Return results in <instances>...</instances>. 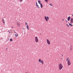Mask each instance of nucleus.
<instances>
[{"label": "nucleus", "instance_id": "nucleus-11", "mask_svg": "<svg viewBox=\"0 0 73 73\" xmlns=\"http://www.w3.org/2000/svg\"><path fill=\"white\" fill-rule=\"evenodd\" d=\"M70 17L69 16L68 17V20L69 21L70 19Z\"/></svg>", "mask_w": 73, "mask_h": 73}, {"label": "nucleus", "instance_id": "nucleus-20", "mask_svg": "<svg viewBox=\"0 0 73 73\" xmlns=\"http://www.w3.org/2000/svg\"><path fill=\"white\" fill-rule=\"evenodd\" d=\"M38 5V4H37V2H36V6Z\"/></svg>", "mask_w": 73, "mask_h": 73}, {"label": "nucleus", "instance_id": "nucleus-6", "mask_svg": "<svg viewBox=\"0 0 73 73\" xmlns=\"http://www.w3.org/2000/svg\"><path fill=\"white\" fill-rule=\"evenodd\" d=\"M47 44H50V42L49 41V40L48 39L47 40Z\"/></svg>", "mask_w": 73, "mask_h": 73}, {"label": "nucleus", "instance_id": "nucleus-29", "mask_svg": "<svg viewBox=\"0 0 73 73\" xmlns=\"http://www.w3.org/2000/svg\"><path fill=\"white\" fill-rule=\"evenodd\" d=\"M66 22L67 23L66 20Z\"/></svg>", "mask_w": 73, "mask_h": 73}, {"label": "nucleus", "instance_id": "nucleus-35", "mask_svg": "<svg viewBox=\"0 0 73 73\" xmlns=\"http://www.w3.org/2000/svg\"><path fill=\"white\" fill-rule=\"evenodd\" d=\"M61 59H62V58H61Z\"/></svg>", "mask_w": 73, "mask_h": 73}, {"label": "nucleus", "instance_id": "nucleus-27", "mask_svg": "<svg viewBox=\"0 0 73 73\" xmlns=\"http://www.w3.org/2000/svg\"><path fill=\"white\" fill-rule=\"evenodd\" d=\"M11 27H12L13 28H14V27H13V26H12Z\"/></svg>", "mask_w": 73, "mask_h": 73}, {"label": "nucleus", "instance_id": "nucleus-17", "mask_svg": "<svg viewBox=\"0 0 73 73\" xmlns=\"http://www.w3.org/2000/svg\"><path fill=\"white\" fill-rule=\"evenodd\" d=\"M46 2H47L48 1V0H45Z\"/></svg>", "mask_w": 73, "mask_h": 73}, {"label": "nucleus", "instance_id": "nucleus-15", "mask_svg": "<svg viewBox=\"0 0 73 73\" xmlns=\"http://www.w3.org/2000/svg\"><path fill=\"white\" fill-rule=\"evenodd\" d=\"M69 25H70V26H73V25H72L71 24H70V23H69Z\"/></svg>", "mask_w": 73, "mask_h": 73}, {"label": "nucleus", "instance_id": "nucleus-9", "mask_svg": "<svg viewBox=\"0 0 73 73\" xmlns=\"http://www.w3.org/2000/svg\"><path fill=\"white\" fill-rule=\"evenodd\" d=\"M2 21H3V24H5V21L3 19Z\"/></svg>", "mask_w": 73, "mask_h": 73}, {"label": "nucleus", "instance_id": "nucleus-19", "mask_svg": "<svg viewBox=\"0 0 73 73\" xmlns=\"http://www.w3.org/2000/svg\"><path fill=\"white\" fill-rule=\"evenodd\" d=\"M20 25V24L19 23H17V25L19 26Z\"/></svg>", "mask_w": 73, "mask_h": 73}, {"label": "nucleus", "instance_id": "nucleus-34", "mask_svg": "<svg viewBox=\"0 0 73 73\" xmlns=\"http://www.w3.org/2000/svg\"><path fill=\"white\" fill-rule=\"evenodd\" d=\"M63 55H62V56H63Z\"/></svg>", "mask_w": 73, "mask_h": 73}, {"label": "nucleus", "instance_id": "nucleus-24", "mask_svg": "<svg viewBox=\"0 0 73 73\" xmlns=\"http://www.w3.org/2000/svg\"><path fill=\"white\" fill-rule=\"evenodd\" d=\"M26 25H27V23H26Z\"/></svg>", "mask_w": 73, "mask_h": 73}, {"label": "nucleus", "instance_id": "nucleus-26", "mask_svg": "<svg viewBox=\"0 0 73 73\" xmlns=\"http://www.w3.org/2000/svg\"><path fill=\"white\" fill-rule=\"evenodd\" d=\"M72 50V48H70V51L71 50Z\"/></svg>", "mask_w": 73, "mask_h": 73}, {"label": "nucleus", "instance_id": "nucleus-23", "mask_svg": "<svg viewBox=\"0 0 73 73\" xmlns=\"http://www.w3.org/2000/svg\"><path fill=\"white\" fill-rule=\"evenodd\" d=\"M14 32L15 33H16V32H15V31H14Z\"/></svg>", "mask_w": 73, "mask_h": 73}, {"label": "nucleus", "instance_id": "nucleus-1", "mask_svg": "<svg viewBox=\"0 0 73 73\" xmlns=\"http://www.w3.org/2000/svg\"><path fill=\"white\" fill-rule=\"evenodd\" d=\"M66 61L67 62L68 64V65H70L71 64V62L70 60H69V58H67Z\"/></svg>", "mask_w": 73, "mask_h": 73}, {"label": "nucleus", "instance_id": "nucleus-4", "mask_svg": "<svg viewBox=\"0 0 73 73\" xmlns=\"http://www.w3.org/2000/svg\"><path fill=\"white\" fill-rule=\"evenodd\" d=\"M63 67H62V64H60L59 65V69L60 70H61L62 68Z\"/></svg>", "mask_w": 73, "mask_h": 73}, {"label": "nucleus", "instance_id": "nucleus-22", "mask_svg": "<svg viewBox=\"0 0 73 73\" xmlns=\"http://www.w3.org/2000/svg\"><path fill=\"white\" fill-rule=\"evenodd\" d=\"M66 25H67V27H69V25L68 24H67Z\"/></svg>", "mask_w": 73, "mask_h": 73}, {"label": "nucleus", "instance_id": "nucleus-18", "mask_svg": "<svg viewBox=\"0 0 73 73\" xmlns=\"http://www.w3.org/2000/svg\"><path fill=\"white\" fill-rule=\"evenodd\" d=\"M50 5L51 6H53V5H52V4L51 3H50Z\"/></svg>", "mask_w": 73, "mask_h": 73}, {"label": "nucleus", "instance_id": "nucleus-36", "mask_svg": "<svg viewBox=\"0 0 73 73\" xmlns=\"http://www.w3.org/2000/svg\"><path fill=\"white\" fill-rule=\"evenodd\" d=\"M1 38V39H3V38Z\"/></svg>", "mask_w": 73, "mask_h": 73}, {"label": "nucleus", "instance_id": "nucleus-13", "mask_svg": "<svg viewBox=\"0 0 73 73\" xmlns=\"http://www.w3.org/2000/svg\"><path fill=\"white\" fill-rule=\"evenodd\" d=\"M38 3H39V4H41V1H38Z\"/></svg>", "mask_w": 73, "mask_h": 73}, {"label": "nucleus", "instance_id": "nucleus-8", "mask_svg": "<svg viewBox=\"0 0 73 73\" xmlns=\"http://www.w3.org/2000/svg\"><path fill=\"white\" fill-rule=\"evenodd\" d=\"M15 35L16 37H17L18 36V33L16 34Z\"/></svg>", "mask_w": 73, "mask_h": 73}, {"label": "nucleus", "instance_id": "nucleus-5", "mask_svg": "<svg viewBox=\"0 0 73 73\" xmlns=\"http://www.w3.org/2000/svg\"><path fill=\"white\" fill-rule=\"evenodd\" d=\"M39 62H41L42 64V65H44V61H43V60H41L40 59H39Z\"/></svg>", "mask_w": 73, "mask_h": 73}, {"label": "nucleus", "instance_id": "nucleus-10", "mask_svg": "<svg viewBox=\"0 0 73 73\" xmlns=\"http://www.w3.org/2000/svg\"><path fill=\"white\" fill-rule=\"evenodd\" d=\"M27 29L28 30H29V25H27Z\"/></svg>", "mask_w": 73, "mask_h": 73}, {"label": "nucleus", "instance_id": "nucleus-32", "mask_svg": "<svg viewBox=\"0 0 73 73\" xmlns=\"http://www.w3.org/2000/svg\"><path fill=\"white\" fill-rule=\"evenodd\" d=\"M25 73H28V72H26Z\"/></svg>", "mask_w": 73, "mask_h": 73}, {"label": "nucleus", "instance_id": "nucleus-2", "mask_svg": "<svg viewBox=\"0 0 73 73\" xmlns=\"http://www.w3.org/2000/svg\"><path fill=\"white\" fill-rule=\"evenodd\" d=\"M35 41H36V42L37 43L38 42V38L37 36H36L35 37Z\"/></svg>", "mask_w": 73, "mask_h": 73}, {"label": "nucleus", "instance_id": "nucleus-3", "mask_svg": "<svg viewBox=\"0 0 73 73\" xmlns=\"http://www.w3.org/2000/svg\"><path fill=\"white\" fill-rule=\"evenodd\" d=\"M44 19L46 20V21L47 22L48 21V20L49 19V17L48 16H47L46 17V16H45Z\"/></svg>", "mask_w": 73, "mask_h": 73}, {"label": "nucleus", "instance_id": "nucleus-31", "mask_svg": "<svg viewBox=\"0 0 73 73\" xmlns=\"http://www.w3.org/2000/svg\"><path fill=\"white\" fill-rule=\"evenodd\" d=\"M72 16L73 17V15H72Z\"/></svg>", "mask_w": 73, "mask_h": 73}, {"label": "nucleus", "instance_id": "nucleus-30", "mask_svg": "<svg viewBox=\"0 0 73 73\" xmlns=\"http://www.w3.org/2000/svg\"><path fill=\"white\" fill-rule=\"evenodd\" d=\"M7 48H6V50H7Z\"/></svg>", "mask_w": 73, "mask_h": 73}, {"label": "nucleus", "instance_id": "nucleus-21", "mask_svg": "<svg viewBox=\"0 0 73 73\" xmlns=\"http://www.w3.org/2000/svg\"><path fill=\"white\" fill-rule=\"evenodd\" d=\"M20 2H22L23 1L22 0H19Z\"/></svg>", "mask_w": 73, "mask_h": 73}, {"label": "nucleus", "instance_id": "nucleus-12", "mask_svg": "<svg viewBox=\"0 0 73 73\" xmlns=\"http://www.w3.org/2000/svg\"><path fill=\"white\" fill-rule=\"evenodd\" d=\"M40 7L41 8H42L43 7V5H42V3L40 4Z\"/></svg>", "mask_w": 73, "mask_h": 73}, {"label": "nucleus", "instance_id": "nucleus-33", "mask_svg": "<svg viewBox=\"0 0 73 73\" xmlns=\"http://www.w3.org/2000/svg\"><path fill=\"white\" fill-rule=\"evenodd\" d=\"M23 29L24 30V29H25V28H24Z\"/></svg>", "mask_w": 73, "mask_h": 73}, {"label": "nucleus", "instance_id": "nucleus-7", "mask_svg": "<svg viewBox=\"0 0 73 73\" xmlns=\"http://www.w3.org/2000/svg\"><path fill=\"white\" fill-rule=\"evenodd\" d=\"M70 21L72 23H73V18H72L70 19Z\"/></svg>", "mask_w": 73, "mask_h": 73}, {"label": "nucleus", "instance_id": "nucleus-14", "mask_svg": "<svg viewBox=\"0 0 73 73\" xmlns=\"http://www.w3.org/2000/svg\"><path fill=\"white\" fill-rule=\"evenodd\" d=\"M36 6L37 7V8H39V9H40V7H39V6L38 5H36Z\"/></svg>", "mask_w": 73, "mask_h": 73}, {"label": "nucleus", "instance_id": "nucleus-16", "mask_svg": "<svg viewBox=\"0 0 73 73\" xmlns=\"http://www.w3.org/2000/svg\"><path fill=\"white\" fill-rule=\"evenodd\" d=\"M13 40H12V38H11L10 40V41H12Z\"/></svg>", "mask_w": 73, "mask_h": 73}, {"label": "nucleus", "instance_id": "nucleus-25", "mask_svg": "<svg viewBox=\"0 0 73 73\" xmlns=\"http://www.w3.org/2000/svg\"><path fill=\"white\" fill-rule=\"evenodd\" d=\"M8 32L9 33H11V32H10L9 31H8Z\"/></svg>", "mask_w": 73, "mask_h": 73}, {"label": "nucleus", "instance_id": "nucleus-28", "mask_svg": "<svg viewBox=\"0 0 73 73\" xmlns=\"http://www.w3.org/2000/svg\"><path fill=\"white\" fill-rule=\"evenodd\" d=\"M63 21H64V19H63Z\"/></svg>", "mask_w": 73, "mask_h": 73}]
</instances>
